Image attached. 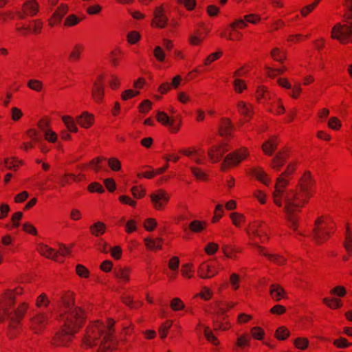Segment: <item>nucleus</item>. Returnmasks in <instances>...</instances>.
Instances as JSON below:
<instances>
[{
    "mask_svg": "<svg viewBox=\"0 0 352 352\" xmlns=\"http://www.w3.org/2000/svg\"><path fill=\"white\" fill-rule=\"evenodd\" d=\"M294 170V167L292 164L288 165L287 170L277 179L272 197L276 206H283L288 226L294 232H297L298 212L311 197L314 181L310 173L306 172L300 179L296 188L286 189L288 181L284 178V176L290 175Z\"/></svg>",
    "mask_w": 352,
    "mask_h": 352,
    "instance_id": "f257e3e1",
    "label": "nucleus"
},
{
    "mask_svg": "<svg viewBox=\"0 0 352 352\" xmlns=\"http://www.w3.org/2000/svg\"><path fill=\"white\" fill-rule=\"evenodd\" d=\"M65 311L60 316L63 322L62 329L54 338V344L66 346L84 321V314L78 307L75 306L74 300L71 294L65 296L63 300Z\"/></svg>",
    "mask_w": 352,
    "mask_h": 352,
    "instance_id": "f03ea898",
    "label": "nucleus"
},
{
    "mask_svg": "<svg viewBox=\"0 0 352 352\" xmlns=\"http://www.w3.org/2000/svg\"><path fill=\"white\" fill-rule=\"evenodd\" d=\"M114 321L109 319L108 324L96 322L87 331L83 344L87 347L99 345L98 352H112L117 344L113 336Z\"/></svg>",
    "mask_w": 352,
    "mask_h": 352,
    "instance_id": "7ed1b4c3",
    "label": "nucleus"
},
{
    "mask_svg": "<svg viewBox=\"0 0 352 352\" xmlns=\"http://www.w3.org/2000/svg\"><path fill=\"white\" fill-rule=\"evenodd\" d=\"M21 292L16 289L14 292H7L0 301V321L7 319L9 321V336L13 337L18 331L20 320L23 317L28 305L21 304L17 309L14 307V295Z\"/></svg>",
    "mask_w": 352,
    "mask_h": 352,
    "instance_id": "20e7f679",
    "label": "nucleus"
},
{
    "mask_svg": "<svg viewBox=\"0 0 352 352\" xmlns=\"http://www.w3.org/2000/svg\"><path fill=\"white\" fill-rule=\"evenodd\" d=\"M326 222L322 217L317 219L313 229V238L317 243H320L327 240L329 233L327 230Z\"/></svg>",
    "mask_w": 352,
    "mask_h": 352,
    "instance_id": "39448f33",
    "label": "nucleus"
},
{
    "mask_svg": "<svg viewBox=\"0 0 352 352\" xmlns=\"http://www.w3.org/2000/svg\"><path fill=\"white\" fill-rule=\"evenodd\" d=\"M352 36V24L341 25L337 24L332 29L331 37L345 43L349 37Z\"/></svg>",
    "mask_w": 352,
    "mask_h": 352,
    "instance_id": "423d86ee",
    "label": "nucleus"
},
{
    "mask_svg": "<svg viewBox=\"0 0 352 352\" xmlns=\"http://www.w3.org/2000/svg\"><path fill=\"white\" fill-rule=\"evenodd\" d=\"M48 314L43 311H39L31 317V327L35 333H39L48 322Z\"/></svg>",
    "mask_w": 352,
    "mask_h": 352,
    "instance_id": "0eeeda50",
    "label": "nucleus"
},
{
    "mask_svg": "<svg viewBox=\"0 0 352 352\" xmlns=\"http://www.w3.org/2000/svg\"><path fill=\"white\" fill-rule=\"evenodd\" d=\"M151 199L157 210H162L169 200V195L162 190H158L151 195Z\"/></svg>",
    "mask_w": 352,
    "mask_h": 352,
    "instance_id": "6e6552de",
    "label": "nucleus"
},
{
    "mask_svg": "<svg viewBox=\"0 0 352 352\" xmlns=\"http://www.w3.org/2000/svg\"><path fill=\"white\" fill-rule=\"evenodd\" d=\"M154 19L152 25L160 28L166 27L168 23V18L164 13V9L162 6L157 7L153 12Z\"/></svg>",
    "mask_w": 352,
    "mask_h": 352,
    "instance_id": "1a4fd4ad",
    "label": "nucleus"
},
{
    "mask_svg": "<svg viewBox=\"0 0 352 352\" xmlns=\"http://www.w3.org/2000/svg\"><path fill=\"white\" fill-rule=\"evenodd\" d=\"M248 155L247 151L244 150L228 155L224 159L223 165L237 164Z\"/></svg>",
    "mask_w": 352,
    "mask_h": 352,
    "instance_id": "9d476101",
    "label": "nucleus"
},
{
    "mask_svg": "<svg viewBox=\"0 0 352 352\" xmlns=\"http://www.w3.org/2000/svg\"><path fill=\"white\" fill-rule=\"evenodd\" d=\"M67 12L68 6L65 4H61L57 8L53 13L52 18L49 20V25L50 26H54V25L59 23Z\"/></svg>",
    "mask_w": 352,
    "mask_h": 352,
    "instance_id": "9b49d317",
    "label": "nucleus"
},
{
    "mask_svg": "<svg viewBox=\"0 0 352 352\" xmlns=\"http://www.w3.org/2000/svg\"><path fill=\"white\" fill-rule=\"evenodd\" d=\"M228 151L226 145L216 146L208 151V153L210 160L212 162H219L222 157L223 155Z\"/></svg>",
    "mask_w": 352,
    "mask_h": 352,
    "instance_id": "f8f14e48",
    "label": "nucleus"
},
{
    "mask_svg": "<svg viewBox=\"0 0 352 352\" xmlns=\"http://www.w3.org/2000/svg\"><path fill=\"white\" fill-rule=\"evenodd\" d=\"M287 155V149H284L278 152L272 160V168L274 170H278L280 168L285 164V159Z\"/></svg>",
    "mask_w": 352,
    "mask_h": 352,
    "instance_id": "ddd939ff",
    "label": "nucleus"
},
{
    "mask_svg": "<svg viewBox=\"0 0 352 352\" xmlns=\"http://www.w3.org/2000/svg\"><path fill=\"white\" fill-rule=\"evenodd\" d=\"M38 251L40 254L48 258L58 261L56 259L58 252H56L54 249L48 247L46 245L40 244L38 247Z\"/></svg>",
    "mask_w": 352,
    "mask_h": 352,
    "instance_id": "4468645a",
    "label": "nucleus"
},
{
    "mask_svg": "<svg viewBox=\"0 0 352 352\" xmlns=\"http://www.w3.org/2000/svg\"><path fill=\"white\" fill-rule=\"evenodd\" d=\"M254 245L257 248V250L260 254L267 257L270 261H272L278 265H282L284 263L285 259L283 257H281L280 255L270 254V253L265 252L263 247H261L256 243L254 244Z\"/></svg>",
    "mask_w": 352,
    "mask_h": 352,
    "instance_id": "2eb2a0df",
    "label": "nucleus"
},
{
    "mask_svg": "<svg viewBox=\"0 0 352 352\" xmlns=\"http://www.w3.org/2000/svg\"><path fill=\"white\" fill-rule=\"evenodd\" d=\"M270 293L272 298L276 301H279L281 298H285V290L279 285L272 284Z\"/></svg>",
    "mask_w": 352,
    "mask_h": 352,
    "instance_id": "dca6fc26",
    "label": "nucleus"
},
{
    "mask_svg": "<svg viewBox=\"0 0 352 352\" xmlns=\"http://www.w3.org/2000/svg\"><path fill=\"white\" fill-rule=\"evenodd\" d=\"M93 116L87 112H83L77 117L78 124L84 128H89L93 124Z\"/></svg>",
    "mask_w": 352,
    "mask_h": 352,
    "instance_id": "f3484780",
    "label": "nucleus"
},
{
    "mask_svg": "<svg viewBox=\"0 0 352 352\" xmlns=\"http://www.w3.org/2000/svg\"><path fill=\"white\" fill-rule=\"evenodd\" d=\"M277 146V142L275 138L265 141L262 145L263 152L268 155H272Z\"/></svg>",
    "mask_w": 352,
    "mask_h": 352,
    "instance_id": "a211bd4d",
    "label": "nucleus"
},
{
    "mask_svg": "<svg viewBox=\"0 0 352 352\" xmlns=\"http://www.w3.org/2000/svg\"><path fill=\"white\" fill-rule=\"evenodd\" d=\"M38 10V5L34 0L27 1L23 5V11L27 15L34 16Z\"/></svg>",
    "mask_w": 352,
    "mask_h": 352,
    "instance_id": "6ab92c4d",
    "label": "nucleus"
},
{
    "mask_svg": "<svg viewBox=\"0 0 352 352\" xmlns=\"http://www.w3.org/2000/svg\"><path fill=\"white\" fill-rule=\"evenodd\" d=\"M145 245L146 248L149 250H154V249H161L162 248V238H157L156 239H153L152 238H146L144 239Z\"/></svg>",
    "mask_w": 352,
    "mask_h": 352,
    "instance_id": "aec40b11",
    "label": "nucleus"
},
{
    "mask_svg": "<svg viewBox=\"0 0 352 352\" xmlns=\"http://www.w3.org/2000/svg\"><path fill=\"white\" fill-rule=\"evenodd\" d=\"M232 126L230 121L228 119H223L219 129V133L221 136H228L231 134Z\"/></svg>",
    "mask_w": 352,
    "mask_h": 352,
    "instance_id": "412c9836",
    "label": "nucleus"
},
{
    "mask_svg": "<svg viewBox=\"0 0 352 352\" xmlns=\"http://www.w3.org/2000/svg\"><path fill=\"white\" fill-rule=\"evenodd\" d=\"M105 225L100 221H98L90 226V231L94 236H99L105 232Z\"/></svg>",
    "mask_w": 352,
    "mask_h": 352,
    "instance_id": "4be33fe9",
    "label": "nucleus"
},
{
    "mask_svg": "<svg viewBox=\"0 0 352 352\" xmlns=\"http://www.w3.org/2000/svg\"><path fill=\"white\" fill-rule=\"evenodd\" d=\"M157 120L164 125L170 126L173 125V120H171L164 111H158L157 113Z\"/></svg>",
    "mask_w": 352,
    "mask_h": 352,
    "instance_id": "5701e85b",
    "label": "nucleus"
},
{
    "mask_svg": "<svg viewBox=\"0 0 352 352\" xmlns=\"http://www.w3.org/2000/svg\"><path fill=\"white\" fill-rule=\"evenodd\" d=\"M252 175L256 177L259 181L263 183L265 185L268 184V179L265 173L260 169V168H253L252 169Z\"/></svg>",
    "mask_w": 352,
    "mask_h": 352,
    "instance_id": "b1692460",
    "label": "nucleus"
},
{
    "mask_svg": "<svg viewBox=\"0 0 352 352\" xmlns=\"http://www.w3.org/2000/svg\"><path fill=\"white\" fill-rule=\"evenodd\" d=\"M62 120L69 131L72 132H76L78 131L74 120L70 116H64L62 117Z\"/></svg>",
    "mask_w": 352,
    "mask_h": 352,
    "instance_id": "393cba45",
    "label": "nucleus"
},
{
    "mask_svg": "<svg viewBox=\"0 0 352 352\" xmlns=\"http://www.w3.org/2000/svg\"><path fill=\"white\" fill-rule=\"evenodd\" d=\"M39 129L43 132L45 138L51 142H54L57 139L56 134L50 129H45L44 126L39 124Z\"/></svg>",
    "mask_w": 352,
    "mask_h": 352,
    "instance_id": "a878e982",
    "label": "nucleus"
},
{
    "mask_svg": "<svg viewBox=\"0 0 352 352\" xmlns=\"http://www.w3.org/2000/svg\"><path fill=\"white\" fill-rule=\"evenodd\" d=\"M113 274L116 278L123 280L127 281L129 280V274L126 269L118 268L113 270Z\"/></svg>",
    "mask_w": 352,
    "mask_h": 352,
    "instance_id": "bb28decb",
    "label": "nucleus"
},
{
    "mask_svg": "<svg viewBox=\"0 0 352 352\" xmlns=\"http://www.w3.org/2000/svg\"><path fill=\"white\" fill-rule=\"evenodd\" d=\"M83 49V46L80 44H76L74 45L72 51L69 54V59L72 60H78L80 58L81 51Z\"/></svg>",
    "mask_w": 352,
    "mask_h": 352,
    "instance_id": "cd10ccee",
    "label": "nucleus"
},
{
    "mask_svg": "<svg viewBox=\"0 0 352 352\" xmlns=\"http://www.w3.org/2000/svg\"><path fill=\"white\" fill-rule=\"evenodd\" d=\"M206 223L204 222L198 220H194L190 223L189 228L192 232H199L204 229Z\"/></svg>",
    "mask_w": 352,
    "mask_h": 352,
    "instance_id": "c85d7f7f",
    "label": "nucleus"
},
{
    "mask_svg": "<svg viewBox=\"0 0 352 352\" xmlns=\"http://www.w3.org/2000/svg\"><path fill=\"white\" fill-rule=\"evenodd\" d=\"M212 272L210 267L206 263H202L199 269V276L202 278H210V275H208V273Z\"/></svg>",
    "mask_w": 352,
    "mask_h": 352,
    "instance_id": "c756f323",
    "label": "nucleus"
},
{
    "mask_svg": "<svg viewBox=\"0 0 352 352\" xmlns=\"http://www.w3.org/2000/svg\"><path fill=\"white\" fill-rule=\"evenodd\" d=\"M204 336L206 338L211 342L212 344L214 345L219 344V341L217 340V337L209 330L208 327H204Z\"/></svg>",
    "mask_w": 352,
    "mask_h": 352,
    "instance_id": "7c9ffc66",
    "label": "nucleus"
},
{
    "mask_svg": "<svg viewBox=\"0 0 352 352\" xmlns=\"http://www.w3.org/2000/svg\"><path fill=\"white\" fill-rule=\"evenodd\" d=\"M289 332L285 327H280L277 329L276 336L279 340H285L289 336Z\"/></svg>",
    "mask_w": 352,
    "mask_h": 352,
    "instance_id": "2f4dec72",
    "label": "nucleus"
},
{
    "mask_svg": "<svg viewBox=\"0 0 352 352\" xmlns=\"http://www.w3.org/2000/svg\"><path fill=\"white\" fill-rule=\"evenodd\" d=\"M80 21V19L74 14H70L65 20V25L74 26L77 25Z\"/></svg>",
    "mask_w": 352,
    "mask_h": 352,
    "instance_id": "473e14b6",
    "label": "nucleus"
},
{
    "mask_svg": "<svg viewBox=\"0 0 352 352\" xmlns=\"http://www.w3.org/2000/svg\"><path fill=\"white\" fill-rule=\"evenodd\" d=\"M271 56L274 60L283 63L285 55L280 52V50L277 47L274 48L271 52Z\"/></svg>",
    "mask_w": 352,
    "mask_h": 352,
    "instance_id": "72a5a7b5",
    "label": "nucleus"
},
{
    "mask_svg": "<svg viewBox=\"0 0 352 352\" xmlns=\"http://www.w3.org/2000/svg\"><path fill=\"white\" fill-rule=\"evenodd\" d=\"M214 331H226L229 328V323L226 321L213 320Z\"/></svg>",
    "mask_w": 352,
    "mask_h": 352,
    "instance_id": "f704fd0d",
    "label": "nucleus"
},
{
    "mask_svg": "<svg viewBox=\"0 0 352 352\" xmlns=\"http://www.w3.org/2000/svg\"><path fill=\"white\" fill-rule=\"evenodd\" d=\"M173 324V321L169 320L166 321L163 325H162L159 329V332L162 338H164L166 335L168 329L170 328Z\"/></svg>",
    "mask_w": 352,
    "mask_h": 352,
    "instance_id": "c9c22d12",
    "label": "nucleus"
},
{
    "mask_svg": "<svg viewBox=\"0 0 352 352\" xmlns=\"http://www.w3.org/2000/svg\"><path fill=\"white\" fill-rule=\"evenodd\" d=\"M170 307L173 310L178 311L184 308V304L179 298H175L170 302Z\"/></svg>",
    "mask_w": 352,
    "mask_h": 352,
    "instance_id": "e433bc0d",
    "label": "nucleus"
},
{
    "mask_svg": "<svg viewBox=\"0 0 352 352\" xmlns=\"http://www.w3.org/2000/svg\"><path fill=\"white\" fill-rule=\"evenodd\" d=\"M50 304V300L46 297L45 294H41L36 299V307H41L42 306L47 307Z\"/></svg>",
    "mask_w": 352,
    "mask_h": 352,
    "instance_id": "4c0bfd02",
    "label": "nucleus"
},
{
    "mask_svg": "<svg viewBox=\"0 0 352 352\" xmlns=\"http://www.w3.org/2000/svg\"><path fill=\"white\" fill-rule=\"evenodd\" d=\"M265 70H266V74L270 77V78H273L277 74H281L283 73V72L285 70V68H283V69H272L268 66H266L265 67Z\"/></svg>",
    "mask_w": 352,
    "mask_h": 352,
    "instance_id": "58836bf2",
    "label": "nucleus"
},
{
    "mask_svg": "<svg viewBox=\"0 0 352 352\" xmlns=\"http://www.w3.org/2000/svg\"><path fill=\"white\" fill-rule=\"evenodd\" d=\"M239 110L240 113L247 117L250 116L251 109L249 106H248L245 103L241 102L239 103Z\"/></svg>",
    "mask_w": 352,
    "mask_h": 352,
    "instance_id": "ea45409f",
    "label": "nucleus"
},
{
    "mask_svg": "<svg viewBox=\"0 0 352 352\" xmlns=\"http://www.w3.org/2000/svg\"><path fill=\"white\" fill-rule=\"evenodd\" d=\"M152 107V103L148 100H144L140 105H139V110L141 113H147Z\"/></svg>",
    "mask_w": 352,
    "mask_h": 352,
    "instance_id": "a19ab883",
    "label": "nucleus"
},
{
    "mask_svg": "<svg viewBox=\"0 0 352 352\" xmlns=\"http://www.w3.org/2000/svg\"><path fill=\"white\" fill-rule=\"evenodd\" d=\"M108 164L110 168L114 171L119 170L121 168L120 162L116 158L109 159Z\"/></svg>",
    "mask_w": 352,
    "mask_h": 352,
    "instance_id": "79ce46f5",
    "label": "nucleus"
},
{
    "mask_svg": "<svg viewBox=\"0 0 352 352\" xmlns=\"http://www.w3.org/2000/svg\"><path fill=\"white\" fill-rule=\"evenodd\" d=\"M191 170L194 176L198 179H206V173L200 168L192 167Z\"/></svg>",
    "mask_w": 352,
    "mask_h": 352,
    "instance_id": "37998d69",
    "label": "nucleus"
},
{
    "mask_svg": "<svg viewBox=\"0 0 352 352\" xmlns=\"http://www.w3.org/2000/svg\"><path fill=\"white\" fill-rule=\"evenodd\" d=\"M309 341L305 338H297L294 341V344L296 346L300 349H305L308 345Z\"/></svg>",
    "mask_w": 352,
    "mask_h": 352,
    "instance_id": "c03bdc74",
    "label": "nucleus"
},
{
    "mask_svg": "<svg viewBox=\"0 0 352 352\" xmlns=\"http://www.w3.org/2000/svg\"><path fill=\"white\" fill-rule=\"evenodd\" d=\"M127 38L130 43L133 44L140 40V34L137 32L133 31L128 34Z\"/></svg>",
    "mask_w": 352,
    "mask_h": 352,
    "instance_id": "a18cd8bd",
    "label": "nucleus"
},
{
    "mask_svg": "<svg viewBox=\"0 0 352 352\" xmlns=\"http://www.w3.org/2000/svg\"><path fill=\"white\" fill-rule=\"evenodd\" d=\"M88 189L90 192H97L99 193H102L104 191L103 187L100 184L96 183V182L91 183L89 186Z\"/></svg>",
    "mask_w": 352,
    "mask_h": 352,
    "instance_id": "49530a36",
    "label": "nucleus"
},
{
    "mask_svg": "<svg viewBox=\"0 0 352 352\" xmlns=\"http://www.w3.org/2000/svg\"><path fill=\"white\" fill-rule=\"evenodd\" d=\"M154 56L159 61H163L165 58V54L162 48L160 46H157L154 50Z\"/></svg>",
    "mask_w": 352,
    "mask_h": 352,
    "instance_id": "de8ad7c7",
    "label": "nucleus"
},
{
    "mask_svg": "<svg viewBox=\"0 0 352 352\" xmlns=\"http://www.w3.org/2000/svg\"><path fill=\"white\" fill-rule=\"evenodd\" d=\"M252 336L257 340H262L263 336V331L258 327H253L251 329Z\"/></svg>",
    "mask_w": 352,
    "mask_h": 352,
    "instance_id": "09e8293b",
    "label": "nucleus"
},
{
    "mask_svg": "<svg viewBox=\"0 0 352 352\" xmlns=\"http://www.w3.org/2000/svg\"><path fill=\"white\" fill-rule=\"evenodd\" d=\"M219 248V245L214 243H209L205 248V251L208 254H214Z\"/></svg>",
    "mask_w": 352,
    "mask_h": 352,
    "instance_id": "8fccbe9b",
    "label": "nucleus"
},
{
    "mask_svg": "<svg viewBox=\"0 0 352 352\" xmlns=\"http://www.w3.org/2000/svg\"><path fill=\"white\" fill-rule=\"evenodd\" d=\"M27 135L35 142H39L41 141V137L35 129H29L27 131Z\"/></svg>",
    "mask_w": 352,
    "mask_h": 352,
    "instance_id": "3c124183",
    "label": "nucleus"
},
{
    "mask_svg": "<svg viewBox=\"0 0 352 352\" xmlns=\"http://www.w3.org/2000/svg\"><path fill=\"white\" fill-rule=\"evenodd\" d=\"M109 251L111 252V256L115 259H119L121 257L122 250H121L120 247L116 246L113 248H110Z\"/></svg>",
    "mask_w": 352,
    "mask_h": 352,
    "instance_id": "603ef678",
    "label": "nucleus"
},
{
    "mask_svg": "<svg viewBox=\"0 0 352 352\" xmlns=\"http://www.w3.org/2000/svg\"><path fill=\"white\" fill-rule=\"evenodd\" d=\"M76 273L81 277H87L89 275L88 270L82 265H78L76 266Z\"/></svg>",
    "mask_w": 352,
    "mask_h": 352,
    "instance_id": "864d4df0",
    "label": "nucleus"
},
{
    "mask_svg": "<svg viewBox=\"0 0 352 352\" xmlns=\"http://www.w3.org/2000/svg\"><path fill=\"white\" fill-rule=\"evenodd\" d=\"M138 91H134L133 89H126L124 92H122L121 96L122 100H126L138 95Z\"/></svg>",
    "mask_w": 352,
    "mask_h": 352,
    "instance_id": "5fc2aeb1",
    "label": "nucleus"
},
{
    "mask_svg": "<svg viewBox=\"0 0 352 352\" xmlns=\"http://www.w3.org/2000/svg\"><path fill=\"white\" fill-rule=\"evenodd\" d=\"M323 302L330 308H338L340 307V304L337 299L329 300L327 298L323 299Z\"/></svg>",
    "mask_w": 352,
    "mask_h": 352,
    "instance_id": "6e6d98bb",
    "label": "nucleus"
},
{
    "mask_svg": "<svg viewBox=\"0 0 352 352\" xmlns=\"http://www.w3.org/2000/svg\"><path fill=\"white\" fill-rule=\"evenodd\" d=\"M157 225V222L154 219H148L144 223V228L148 231H152Z\"/></svg>",
    "mask_w": 352,
    "mask_h": 352,
    "instance_id": "4d7b16f0",
    "label": "nucleus"
},
{
    "mask_svg": "<svg viewBox=\"0 0 352 352\" xmlns=\"http://www.w3.org/2000/svg\"><path fill=\"white\" fill-rule=\"evenodd\" d=\"M333 344L340 348H344L350 346L351 344L348 342L347 340L344 338H340L338 340H336L333 342Z\"/></svg>",
    "mask_w": 352,
    "mask_h": 352,
    "instance_id": "13d9d810",
    "label": "nucleus"
},
{
    "mask_svg": "<svg viewBox=\"0 0 352 352\" xmlns=\"http://www.w3.org/2000/svg\"><path fill=\"white\" fill-rule=\"evenodd\" d=\"M230 217L232 220V223L236 226H239L241 221H242L244 219V217L242 214L237 213H232L230 214Z\"/></svg>",
    "mask_w": 352,
    "mask_h": 352,
    "instance_id": "bf43d9fd",
    "label": "nucleus"
},
{
    "mask_svg": "<svg viewBox=\"0 0 352 352\" xmlns=\"http://www.w3.org/2000/svg\"><path fill=\"white\" fill-rule=\"evenodd\" d=\"M223 215V206L221 204L217 205L215 208V214L213 217L212 221H217Z\"/></svg>",
    "mask_w": 352,
    "mask_h": 352,
    "instance_id": "052dcab7",
    "label": "nucleus"
},
{
    "mask_svg": "<svg viewBox=\"0 0 352 352\" xmlns=\"http://www.w3.org/2000/svg\"><path fill=\"white\" fill-rule=\"evenodd\" d=\"M179 260L178 257L173 256L171 258L168 263V267L172 270H176L179 267Z\"/></svg>",
    "mask_w": 352,
    "mask_h": 352,
    "instance_id": "680f3d73",
    "label": "nucleus"
},
{
    "mask_svg": "<svg viewBox=\"0 0 352 352\" xmlns=\"http://www.w3.org/2000/svg\"><path fill=\"white\" fill-rule=\"evenodd\" d=\"M236 345L240 347L249 345V338L248 336L245 335L239 336L237 339Z\"/></svg>",
    "mask_w": 352,
    "mask_h": 352,
    "instance_id": "e2e57ef3",
    "label": "nucleus"
},
{
    "mask_svg": "<svg viewBox=\"0 0 352 352\" xmlns=\"http://www.w3.org/2000/svg\"><path fill=\"white\" fill-rule=\"evenodd\" d=\"M329 126L333 129H338L341 124H340V122L338 120V119L337 118H331L329 121Z\"/></svg>",
    "mask_w": 352,
    "mask_h": 352,
    "instance_id": "0e129e2a",
    "label": "nucleus"
},
{
    "mask_svg": "<svg viewBox=\"0 0 352 352\" xmlns=\"http://www.w3.org/2000/svg\"><path fill=\"white\" fill-rule=\"evenodd\" d=\"M29 194L27 191H23L22 192L16 195L14 197V201L16 203L23 202L28 197Z\"/></svg>",
    "mask_w": 352,
    "mask_h": 352,
    "instance_id": "69168bd1",
    "label": "nucleus"
},
{
    "mask_svg": "<svg viewBox=\"0 0 352 352\" xmlns=\"http://www.w3.org/2000/svg\"><path fill=\"white\" fill-rule=\"evenodd\" d=\"M106 188L110 191L113 192L116 189V184L113 179L108 178L104 180Z\"/></svg>",
    "mask_w": 352,
    "mask_h": 352,
    "instance_id": "338daca9",
    "label": "nucleus"
},
{
    "mask_svg": "<svg viewBox=\"0 0 352 352\" xmlns=\"http://www.w3.org/2000/svg\"><path fill=\"white\" fill-rule=\"evenodd\" d=\"M285 310L286 309L283 305H276L270 309V312L274 314L279 315L283 314Z\"/></svg>",
    "mask_w": 352,
    "mask_h": 352,
    "instance_id": "774afa93",
    "label": "nucleus"
}]
</instances>
